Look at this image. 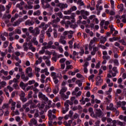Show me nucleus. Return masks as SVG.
<instances>
[{
    "instance_id": "4c0bfd02",
    "label": "nucleus",
    "mask_w": 126,
    "mask_h": 126,
    "mask_svg": "<svg viewBox=\"0 0 126 126\" xmlns=\"http://www.w3.org/2000/svg\"><path fill=\"white\" fill-rule=\"evenodd\" d=\"M15 34H18L19 35H20V34H21V30L19 29H16L15 30Z\"/></svg>"
},
{
    "instance_id": "052dcab7",
    "label": "nucleus",
    "mask_w": 126,
    "mask_h": 126,
    "mask_svg": "<svg viewBox=\"0 0 126 126\" xmlns=\"http://www.w3.org/2000/svg\"><path fill=\"white\" fill-rule=\"evenodd\" d=\"M35 83V80H30L28 82L29 85H32V84H34Z\"/></svg>"
},
{
    "instance_id": "4d7b16f0",
    "label": "nucleus",
    "mask_w": 126,
    "mask_h": 126,
    "mask_svg": "<svg viewBox=\"0 0 126 126\" xmlns=\"http://www.w3.org/2000/svg\"><path fill=\"white\" fill-rule=\"evenodd\" d=\"M56 15H57L60 18H63V13H62V12H59L56 13Z\"/></svg>"
},
{
    "instance_id": "e433bc0d",
    "label": "nucleus",
    "mask_w": 126,
    "mask_h": 126,
    "mask_svg": "<svg viewBox=\"0 0 126 126\" xmlns=\"http://www.w3.org/2000/svg\"><path fill=\"white\" fill-rule=\"evenodd\" d=\"M72 68H73V66H72V65H68L66 67V69L65 70V71L66 72L67 71L68 69H72Z\"/></svg>"
},
{
    "instance_id": "1a4fd4ad",
    "label": "nucleus",
    "mask_w": 126,
    "mask_h": 126,
    "mask_svg": "<svg viewBox=\"0 0 126 126\" xmlns=\"http://www.w3.org/2000/svg\"><path fill=\"white\" fill-rule=\"evenodd\" d=\"M68 104L70 106H72L73 105V102H70L69 100H66L65 102L64 103V106L65 108L69 109L68 108V107H69V105H68Z\"/></svg>"
},
{
    "instance_id": "8fccbe9b",
    "label": "nucleus",
    "mask_w": 126,
    "mask_h": 126,
    "mask_svg": "<svg viewBox=\"0 0 126 126\" xmlns=\"http://www.w3.org/2000/svg\"><path fill=\"white\" fill-rule=\"evenodd\" d=\"M73 48L74 49H76V48H77V49H79V48H80V46H79V44L75 43L73 45Z\"/></svg>"
},
{
    "instance_id": "de8ad7c7",
    "label": "nucleus",
    "mask_w": 126,
    "mask_h": 126,
    "mask_svg": "<svg viewBox=\"0 0 126 126\" xmlns=\"http://www.w3.org/2000/svg\"><path fill=\"white\" fill-rule=\"evenodd\" d=\"M41 14V12L39 10H37L36 12H33V15L36 16V15H40Z\"/></svg>"
},
{
    "instance_id": "603ef678",
    "label": "nucleus",
    "mask_w": 126,
    "mask_h": 126,
    "mask_svg": "<svg viewBox=\"0 0 126 126\" xmlns=\"http://www.w3.org/2000/svg\"><path fill=\"white\" fill-rule=\"evenodd\" d=\"M76 84H78L79 87H81L82 86V83L80 82V80H78L76 81Z\"/></svg>"
},
{
    "instance_id": "f03ea898",
    "label": "nucleus",
    "mask_w": 126,
    "mask_h": 126,
    "mask_svg": "<svg viewBox=\"0 0 126 126\" xmlns=\"http://www.w3.org/2000/svg\"><path fill=\"white\" fill-rule=\"evenodd\" d=\"M34 28L33 27H30L29 28V31L30 33L32 34H34L35 36H37V35H39L40 34V29H39V28L36 27L34 29Z\"/></svg>"
},
{
    "instance_id": "20e7f679",
    "label": "nucleus",
    "mask_w": 126,
    "mask_h": 126,
    "mask_svg": "<svg viewBox=\"0 0 126 126\" xmlns=\"http://www.w3.org/2000/svg\"><path fill=\"white\" fill-rule=\"evenodd\" d=\"M48 120L49 121H53V120H54V119H56L57 118V116L55 115L54 114H53L52 113V110H49L48 111Z\"/></svg>"
},
{
    "instance_id": "a211bd4d",
    "label": "nucleus",
    "mask_w": 126,
    "mask_h": 126,
    "mask_svg": "<svg viewBox=\"0 0 126 126\" xmlns=\"http://www.w3.org/2000/svg\"><path fill=\"white\" fill-rule=\"evenodd\" d=\"M75 16H76L75 13H72L71 14V16H70V19H72L71 21V23H74V22H75Z\"/></svg>"
},
{
    "instance_id": "4be33fe9",
    "label": "nucleus",
    "mask_w": 126,
    "mask_h": 126,
    "mask_svg": "<svg viewBox=\"0 0 126 126\" xmlns=\"http://www.w3.org/2000/svg\"><path fill=\"white\" fill-rule=\"evenodd\" d=\"M21 78H22L24 81H27V80L29 79V77L28 76H25L24 73H22L21 74Z\"/></svg>"
},
{
    "instance_id": "2f4dec72",
    "label": "nucleus",
    "mask_w": 126,
    "mask_h": 126,
    "mask_svg": "<svg viewBox=\"0 0 126 126\" xmlns=\"http://www.w3.org/2000/svg\"><path fill=\"white\" fill-rule=\"evenodd\" d=\"M8 107H9L8 104H7V103H4L3 104V105L2 106V109L3 110H5V109H8Z\"/></svg>"
},
{
    "instance_id": "680f3d73",
    "label": "nucleus",
    "mask_w": 126,
    "mask_h": 126,
    "mask_svg": "<svg viewBox=\"0 0 126 126\" xmlns=\"http://www.w3.org/2000/svg\"><path fill=\"white\" fill-rule=\"evenodd\" d=\"M42 59L44 61H48V60H50V57L43 56Z\"/></svg>"
},
{
    "instance_id": "0e129e2a",
    "label": "nucleus",
    "mask_w": 126,
    "mask_h": 126,
    "mask_svg": "<svg viewBox=\"0 0 126 126\" xmlns=\"http://www.w3.org/2000/svg\"><path fill=\"white\" fill-rule=\"evenodd\" d=\"M1 87H4V86H6V82H5V81L1 82Z\"/></svg>"
},
{
    "instance_id": "e2e57ef3",
    "label": "nucleus",
    "mask_w": 126,
    "mask_h": 126,
    "mask_svg": "<svg viewBox=\"0 0 126 126\" xmlns=\"http://www.w3.org/2000/svg\"><path fill=\"white\" fill-rule=\"evenodd\" d=\"M104 23H105V20H102L100 23V26L101 28H103V26L104 25Z\"/></svg>"
},
{
    "instance_id": "423d86ee",
    "label": "nucleus",
    "mask_w": 126,
    "mask_h": 126,
    "mask_svg": "<svg viewBox=\"0 0 126 126\" xmlns=\"http://www.w3.org/2000/svg\"><path fill=\"white\" fill-rule=\"evenodd\" d=\"M57 6H58L61 9H63V8H67V4L63 3H59L57 4Z\"/></svg>"
},
{
    "instance_id": "a19ab883",
    "label": "nucleus",
    "mask_w": 126,
    "mask_h": 126,
    "mask_svg": "<svg viewBox=\"0 0 126 126\" xmlns=\"http://www.w3.org/2000/svg\"><path fill=\"white\" fill-rule=\"evenodd\" d=\"M42 57L39 58L38 60H37L35 62V64H39V63H42Z\"/></svg>"
},
{
    "instance_id": "79ce46f5",
    "label": "nucleus",
    "mask_w": 126,
    "mask_h": 126,
    "mask_svg": "<svg viewBox=\"0 0 126 126\" xmlns=\"http://www.w3.org/2000/svg\"><path fill=\"white\" fill-rule=\"evenodd\" d=\"M45 38V36H39V43H44V39Z\"/></svg>"
},
{
    "instance_id": "b1692460",
    "label": "nucleus",
    "mask_w": 126,
    "mask_h": 126,
    "mask_svg": "<svg viewBox=\"0 0 126 126\" xmlns=\"http://www.w3.org/2000/svg\"><path fill=\"white\" fill-rule=\"evenodd\" d=\"M61 21V19H60V18L59 17H57L56 18V19H54L51 22V24H57L58 22H60Z\"/></svg>"
},
{
    "instance_id": "5701e85b",
    "label": "nucleus",
    "mask_w": 126,
    "mask_h": 126,
    "mask_svg": "<svg viewBox=\"0 0 126 126\" xmlns=\"http://www.w3.org/2000/svg\"><path fill=\"white\" fill-rule=\"evenodd\" d=\"M106 41H107V38L106 37H103L102 36L100 37V42L101 44H105Z\"/></svg>"
},
{
    "instance_id": "0eeeda50",
    "label": "nucleus",
    "mask_w": 126,
    "mask_h": 126,
    "mask_svg": "<svg viewBox=\"0 0 126 126\" xmlns=\"http://www.w3.org/2000/svg\"><path fill=\"white\" fill-rule=\"evenodd\" d=\"M22 19H19L17 21H15L12 24V26L15 27L16 26H19V25L21 22H22Z\"/></svg>"
},
{
    "instance_id": "c9c22d12",
    "label": "nucleus",
    "mask_w": 126,
    "mask_h": 126,
    "mask_svg": "<svg viewBox=\"0 0 126 126\" xmlns=\"http://www.w3.org/2000/svg\"><path fill=\"white\" fill-rule=\"evenodd\" d=\"M20 87H21L22 89H25L26 86L24 84L23 82H21L20 83Z\"/></svg>"
},
{
    "instance_id": "7c9ffc66",
    "label": "nucleus",
    "mask_w": 126,
    "mask_h": 126,
    "mask_svg": "<svg viewBox=\"0 0 126 126\" xmlns=\"http://www.w3.org/2000/svg\"><path fill=\"white\" fill-rule=\"evenodd\" d=\"M13 49V47H12V43H10L8 49V53H11L12 52V49Z\"/></svg>"
},
{
    "instance_id": "774afa93",
    "label": "nucleus",
    "mask_w": 126,
    "mask_h": 126,
    "mask_svg": "<svg viewBox=\"0 0 126 126\" xmlns=\"http://www.w3.org/2000/svg\"><path fill=\"white\" fill-rule=\"evenodd\" d=\"M9 42H8V41H5L4 42V44H3V47L4 48H6L7 47V46H8V44Z\"/></svg>"
},
{
    "instance_id": "a878e982",
    "label": "nucleus",
    "mask_w": 126,
    "mask_h": 126,
    "mask_svg": "<svg viewBox=\"0 0 126 126\" xmlns=\"http://www.w3.org/2000/svg\"><path fill=\"white\" fill-rule=\"evenodd\" d=\"M47 48L45 47V46H43L42 47L41 50L39 51V55H43V54L45 53V50H46Z\"/></svg>"
},
{
    "instance_id": "c85d7f7f",
    "label": "nucleus",
    "mask_w": 126,
    "mask_h": 126,
    "mask_svg": "<svg viewBox=\"0 0 126 126\" xmlns=\"http://www.w3.org/2000/svg\"><path fill=\"white\" fill-rule=\"evenodd\" d=\"M52 45H53V41H51L47 43V46H44V47H45L46 49H51V48H52Z\"/></svg>"
},
{
    "instance_id": "ddd939ff",
    "label": "nucleus",
    "mask_w": 126,
    "mask_h": 126,
    "mask_svg": "<svg viewBox=\"0 0 126 126\" xmlns=\"http://www.w3.org/2000/svg\"><path fill=\"white\" fill-rule=\"evenodd\" d=\"M29 46V50H31L32 52H35L36 51V48L33 46V44H32V42H29L28 43Z\"/></svg>"
},
{
    "instance_id": "7ed1b4c3",
    "label": "nucleus",
    "mask_w": 126,
    "mask_h": 126,
    "mask_svg": "<svg viewBox=\"0 0 126 126\" xmlns=\"http://www.w3.org/2000/svg\"><path fill=\"white\" fill-rule=\"evenodd\" d=\"M38 98L39 99H41V100H43V101H44V102H47V101L49 100L48 97L46 96V95L41 92L38 93Z\"/></svg>"
},
{
    "instance_id": "f704fd0d",
    "label": "nucleus",
    "mask_w": 126,
    "mask_h": 126,
    "mask_svg": "<svg viewBox=\"0 0 126 126\" xmlns=\"http://www.w3.org/2000/svg\"><path fill=\"white\" fill-rule=\"evenodd\" d=\"M117 7L120 9V11H123V10H124V4L118 5Z\"/></svg>"
},
{
    "instance_id": "412c9836",
    "label": "nucleus",
    "mask_w": 126,
    "mask_h": 126,
    "mask_svg": "<svg viewBox=\"0 0 126 126\" xmlns=\"http://www.w3.org/2000/svg\"><path fill=\"white\" fill-rule=\"evenodd\" d=\"M67 91V88L66 87H62V89H61L59 94H64Z\"/></svg>"
},
{
    "instance_id": "bb28decb",
    "label": "nucleus",
    "mask_w": 126,
    "mask_h": 126,
    "mask_svg": "<svg viewBox=\"0 0 126 126\" xmlns=\"http://www.w3.org/2000/svg\"><path fill=\"white\" fill-rule=\"evenodd\" d=\"M79 90H80V89L78 87H76L75 88V91H73L72 93V95H73V96H74L75 95H76V93L77 92H78V91H79Z\"/></svg>"
},
{
    "instance_id": "9b49d317",
    "label": "nucleus",
    "mask_w": 126,
    "mask_h": 126,
    "mask_svg": "<svg viewBox=\"0 0 126 126\" xmlns=\"http://www.w3.org/2000/svg\"><path fill=\"white\" fill-rule=\"evenodd\" d=\"M38 27L39 28H42L44 30H47V28L49 27V25L46 24L45 22H42Z\"/></svg>"
},
{
    "instance_id": "6e6552de",
    "label": "nucleus",
    "mask_w": 126,
    "mask_h": 126,
    "mask_svg": "<svg viewBox=\"0 0 126 126\" xmlns=\"http://www.w3.org/2000/svg\"><path fill=\"white\" fill-rule=\"evenodd\" d=\"M65 39V36L61 35L59 41V43H60V44H62L63 45H65V44H66V41L64 40Z\"/></svg>"
},
{
    "instance_id": "72a5a7b5",
    "label": "nucleus",
    "mask_w": 126,
    "mask_h": 126,
    "mask_svg": "<svg viewBox=\"0 0 126 126\" xmlns=\"http://www.w3.org/2000/svg\"><path fill=\"white\" fill-rule=\"evenodd\" d=\"M29 72H32V68L31 67H28L26 70V73L28 74Z\"/></svg>"
},
{
    "instance_id": "c03bdc74",
    "label": "nucleus",
    "mask_w": 126,
    "mask_h": 126,
    "mask_svg": "<svg viewBox=\"0 0 126 126\" xmlns=\"http://www.w3.org/2000/svg\"><path fill=\"white\" fill-rule=\"evenodd\" d=\"M71 12H72V11H71V10L70 9L69 10H68L67 11H64L63 12L64 14H70V13H71Z\"/></svg>"
},
{
    "instance_id": "338daca9",
    "label": "nucleus",
    "mask_w": 126,
    "mask_h": 126,
    "mask_svg": "<svg viewBox=\"0 0 126 126\" xmlns=\"http://www.w3.org/2000/svg\"><path fill=\"white\" fill-rule=\"evenodd\" d=\"M13 87H14L15 89H18L19 88L18 84L17 83H15L14 85H13Z\"/></svg>"
},
{
    "instance_id": "13d9d810",
    "label": "nucleus",
    "mask_w": 126,
    "mask_h": 126,
    "mask_svg": "<svg viewBox=\"0 0 126 126\" xmlns=\"http://www.w3.org/2000/svg\"><path fill=\"white\" fill-rule=\"evenodd\" d=\"M7 88L9 90V92H12V91H13V88L11 87L10 86H8Z\"/></svg>"
},
{
    "instance_id": "3c124183",
    "label": "nucleus",
    "mask_w": 126,
    "mask_h": 126,
    "mask_svg": "<svg viewBox=\"0 0 126 126\" xmlns=\"http://www.w3.org/2000/svg\"><path fill=\"white\" fill-rule=\"evenodd\" d=\"M53 35L55 38H58V33L57 32V30L54 29Z\"/></svg>"
},
{
    "instance_id": "f257e3e1",
    "label": "nucleus",
    "mask_w": 126,
    "mask_h": 126,
    "mask_svg": "<svg viewBox=\"0 0 126 126\" xmlns=\"http://www.w3.org/2000/svg\"><path fill=\"white\" fill-rule=\"evenodd\" d=\"M51 76H52V77H53V80H54V82L55 84H58V83H59V80L57 79L58 77L60 79H61V78H62L63 77L62 74H60V76H59V74L57 75V73L55 72H52L51 73Z\"/></svg>"
},
{
    "instance_id": "864d4df0",
    "label": "nucleus",
    "mask_w": 126,
    "mask_h": 126,
    "mask_svg": "<svg viewBox=\"0 0 126 126\" xmlns=\"http://www.w3.org/2000/svg\"><path fill=\"white\" fill-rule=\"evenodd\" d=\"M16 6V7H18V8H19V9H20L21 10L23 9V6L21 5L20 3L17 4Z\"/></svg>"
},
{
    "instance_id": "473e14b6",
    "label": "nucleus",
    "mask_w": 126,
    "mask_h": 126,
    "mask_svg": "<svg viewBox=\"0 0 126 126\" xmlns=\"http://www.w3.org/2000/svg\"><path fill=\"white\" fill-rule=\"evenodd\" d=\"M61 95V96L63 99H68V95H65V94H60Z\"/></svg>"
},
{
    "instance_id": "6e6d98bb",
    "label": "nucleus",
    "mask_w": 126,
    "mask_h": 126,
    "mask_svg": "<svg viewBox=\"0 0 126 126\" xmlns=\"http://www.w3.org/2000/svg\"><path fill=\"white\" fill-rule=\"evenodd\" d=\"M94 77H95V75L92 74L89 77L88 79L89 80H92L93 81V78H94Z\"/></svg>"
},
{
    "instance_id": "39448f33",
    "label": "nucleus",
    "mask_w": 126,
    "mask_h": 126,
    "mask_svg": "<svg viewBox=\"0 0 126 126\" xmlns=\"http://www.w3.org/2000/svg\"><path fill=\"white\" fill-rule=\"evenodd\" d=\"M103 116V113L101 110V109H96L95 112V117L96 118H102Z\"/></svg>"
},
{
    "instance_id": "393cba45",
    "label": "nucleus",
    "mask_w": 126,
    "mask_h": 126,
    "mask_svg": "<svg viewBox=\"0 0 126 126\" xmlns=\"http://www.w3.org/2000/svg\"><path fill=\"white\" fill-rule=\"evenodd\" d=\"M28 43L27 42H25L24 43L23 45V47L24 48V51H26V52H27V51H28Z\"/></svg>"
},
{
    "instance_id": "6ab92c4d",
    "label": "nucleus",
    "mask_w": 126,
    "mask_h": 126,
    "mask_svg": "<svg viewBox=\"0 0 126 126\" xmlns=\"http://www.w3.org/2000/svg\"><path fill=\"white\" fill-rule=\"evenodd\" d=\"M107 110H110V111H116V108L114 107V104L110 103L109 106L106 107Z\"/></svg>"
},
{
    "instance_id": "bf43d9fd",
    "label": "nucleus",
    "mask_w": 126,
    "mask_h": 126,
    "mask_svg": "<svg viewBox=\"0 0 126 126\" xmlns=\"http://www.w3.org/2000/svg\"><path fill=\"white\" fill-rule=\"evenodd\" d=\"M45 8H50V9H51V10H53V8L51 7V5H50L49 3L46 4Z\"/></svg>"
},
{
    "instance_id": "9d476101",
    "label": "nucleus",
    "mask_w": 126,
    "mask_h": 126,
    "mask_svg": "<svg viewBox=\"0 0 126 126\" xmlns=\"http://www.w3.org/2000/svg\"><path fill=\"white\" fill-rule=\"evenodd\" d=\"M34 21L31 20H27L25 22V25L26 26H32V25H34Z\"/></svg>"
},
{
    "instance_id": "f8f14e48",
    "label": "nucleus",
    "mask_w": 126,
    "mask_h": 126,
    "mask_svg": "<svg viewBox=\"0 0 126 126\" xmlns=\"http://www.w3.org/2000/svg\"><path fill=\"white\" fill-rule=\"evenodd\" d=\"M27 3L28 5H26L25 6L26 9H32L33 8V5H32V4H33V2L28 1Z\"/></svg>"
},
{
    "instance_id": "ea45409f",
    "label": "nucleus",
    "mask_w": 126,
    "mask_h": 126,
    "mask_svg": "<svg viewBox=\"0 0 126 126\" xmlns=\"http://www.w3.org/2000/svg\"><path fill=\"white\" fill-rule=\"evenodd\" d=\"M59 87H56L54 89H53V93L54 94H57L59 93Z\"/></svg>"
},
{
    "instance_id": "09e8293b",
    "label": "nucleus",
    "mask_w": 126,
    "mask_h": 126,
    "mask_svg": "<svg viewBox=\"0 0 126 126\" xmlns=\"http://www.w3.org/2000/svg\"><path fill=\"white\" fill-rule=\"evenodd\" d=\"M102 59L104 60H105L106 61H108V60H110L111 59V57L108 55L102 56Z\"/></svg>"
},
{
    "instance_id": "69168bd1",
    "label": "nucleus",
    "mask_w": 126,
    "mask_h": 126,
    "mask_svg": "<svg viewBox=\"0 0 126 126\" xmlns=\"http://www.w3.org/2000/svg\"><path fill=\"white\" fill-rule=\"evenodd\" d=\"M107 122L108 124H112L113 123V120L111 118H107Z\"/></svg>"
},
{
    "instance_id": "5fc2aeb1",
    "label": "nucleus",
    "mask_w": 126,
    "mask_h": 126,
    "mask_svg": "<svg viewBox=\"0 0 126 126\" xmlns=\"http://www.w3.org/2000/svg\"><path fill=\"white\" fill-rule=\"evenodd\" d=\"M12 5V3L11 2H9L8 5H6V9H10V8L11 7Z\"/></svg>"
},
{
    "instance_id": "dca6fc26",
    "label": "nucleus",
    "mask_w": 126,
    "mask_h": 126,
    "mask_svg": "<svg viewBox=\"0 0 126 126\" xmlns=\"http://www.w3.org/2000/svg\"><path fill=\"white\" fill-rule=\"evenodd\" d=\"M99 48L97 47H94L93 48V51L91 52V54L92 56H95L96 53H97V51H98Z\"/></svg>"
},
{
    "instance_id": "a18cd8bd",
    "label": "nucleus",
    "mask_w": 126,
    "mask_h": 126,
    "mask_svg": "<svg viewBox=\"0 0 126 126\" xmlns=\"http://www.w3.org/2000/svg\"><path fill=\"white\" fill-rule=\"evenodd\" d=\"M45 63L47 66H51V61L48 59L45 61Z\"/></svg>"
},
{
    "instance_id": "37998d69",
    "label": "nucleus",
    "mask_w": 126,
    "mask_h": 126,
    "mask_svg": "<svg viewBox=\"0 0 126 126\" xmlns=\"http://www.w3.org/2000/svg\"><path fill=\"white\" fill-rule=\"evenodd\" d=\"M19 96L20 97V98H24V97H25V93H24V92L23 91H21Z\"/></svg>"
},
{
    "instance_id": "f3484780",
    "label": "nucleus",
    "mask_w": 126,
    "mask_h": 126,
    "mask_svg": "<svg viewBox=\"0 0 126 126\" xmlns=\"http://www.w3.org/2000/svg\"><path fill=\"white\" fill-rule=\"evenodd\" d=\"M96 80L97 81L95 84L96 86L100 85L101 83L102 82V81H103V80H102V79H101V77H100V76H98L96 77Z\"/></svg>"
},
{
    "instance_id": "c756f323",
    "label": "nucleus",
    "mask_w": 126,
    "mask_h": 126,
    "mask_svg": "<svg viewBox=\"0 0 126 126\" xmlns=\"http://www.w3.org/2000/svg\"><path fill=\"white\" fill-rule=\"evenodd\" d=\"M109 28L110 29V33H111V34H113V32H114V31H116V30H115V28H114V26H113V25H109Z\"/></svg>"
},
{
    "instance_id": "4468645a",
    "label": "nucleus",
    "mask_w": 126,
    "mask_h": 126,
    "mask_svg": "<svg viewBox=\"0 0 126 126\" xmlns=\"http://www.w3.org/2000/svg\"><path fill=\"white\" fill-rule=\"evenodd\" d=\"M29 46V50H31L32 52H35L36 51V48L33 46V44H32V42H29L28 43Z\"/></svg>"
},
{
    "instance_id": "cd10ccee",
    "label": "nucleus",
    "mask_w": 126,
    "mask_h": 126,
    "mask_svg": "<svg viewBox=\"0 0 126 126\" xmlns=\"http://www.w3.org/2000/svg\"><path fill=\"white\" fill-rule=\"evenodd\" d=\"M81 14L82 15H89V12H88L87 11H85L84 10H81Z\"/></svg>"
},
{
    "instance_id": "aec40b11",
    "label": "nucleus",
    "mask_w": 126,
    "mask_h": 126,
    "mask_svg": "<svg viewBox=\"0 0 126 126\" xmlns=\"http://www.w3.org/2000/svg\"><path fill=\"white\" fill-rule=\"evenodd\" d=\"M11 59L12 60H16L19 63H21V60H19V57L18 56H16L14 54H12L11 55Z\"/></svg>"
},
{
    "instance_id": "2eb2a0df",
    "label": "nucleus",
    "mask_w": 126,
    "mask_h": 126,
    "mask_svg": "<svg viewBox=\"0 0 126 126\" xmlns=\"http://www.w3.org/2000/svg\"><path fill=\"white\" fill-rule=\"evenodd\" d=\"M29 126H32L33 125L36 126L37 125V120L34 118H32L31 120L30 123H29Z\"/></svg>"
},
{
    "instance_id": "58836bf2",
    "label": "nucleus",
    "mask_w": 126,
    "mask_h": 126,
    "mask_svg": "<svg viewBox=\"0 0 126 126\" xmlns=\"http://www.w3.org/2000/svg\"><path fill=\"white\" fill-rule=\"evenodd\" d=\"M119 119H120V120H122L123 121H124V122H126V116L120 115L119 117Z\"/></svg>"
},
{
    "instance_id": "49530a36",
    "label": "nucleus",
    "mask_w": 126,
    "mask_h": 126,
    "mask_svg": "<svg viewBox=\"0 0 126 126\" xmlns=\"http://www.w3.org/2000/svg\"><path fill=\"white\" fill-rule=\"evenodd\" d=\"M45 30H44V29H43L42 30H41V32H40V36H43V37H45Z\"/></svg>"
}]
</instances>
